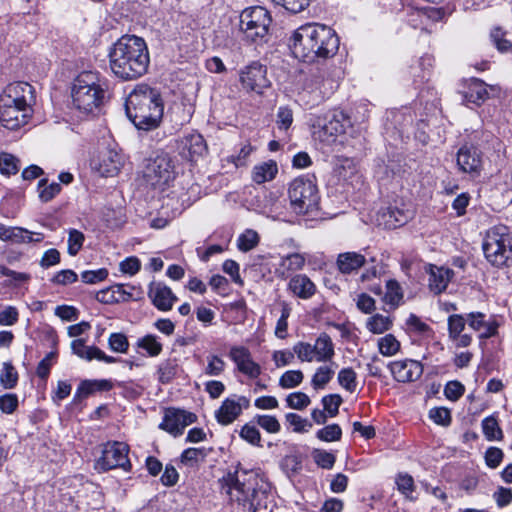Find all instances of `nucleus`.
Here are the masks:
<instances>
[{
  "instance_id": "obj_1",
  "label": "nucleus",
  "mask_w": 512,
  "mask_h": 512,
  "mask_svg": "<svg viewBox=\"0 0 512 512\" xmlns=\"http://www.w3.org/2000/svg\"><path fill=\"white\" fill-rule=\"evenodd\" d=\"M220 487L236 512H271L269 484L255 471L228 473L220 480Z\"/></svg>"
},
{
  "instance_id": "obj_2",
  "label": "nucleus",
  "mask_w": 512,
  "mask_h": 512,
  "mask_svg": "<svg viewBox=\"0 0 512 512\" xmlns=\"http://www.w3.org/2000/svg\"><path fill=\"white\" fill-rule=\"evenodd\" d=\"M112 73L122 80H134L144 75L149 67L150 56L146 42L135 35L120 37L109 50Z\"/></svg>"
},
{
  "instance_id": "obj_3",
  "label": "nucleus",
  "mask_w": 512,
  "mask_h": 512,
  "mask_svg": "<svg viewBox=\"0 0 512 512\" xmlns=\"http://www.w3.org/2000/svg\"><path fill=\"white\" fill-rule=\"evenodd\" d=\"M126 115L139 130L150 131L160 121V89L147 84L137 85L125 102Z\"/></svg>"
},
{
  "instance_id": "obj_4",
  "label": "nucleus",
  "mask_w": 512,
  "mask_h": 512,
  "mask_svg": "<svg viewBox=\"0 0 512 512\" xmlns=\"http://www.w3.org/2000/svg\"><path fill=\"white\" fill-rule=\"evenodd\" d=\"M71 99L82 114L98 113L108 100V81L97 71H82L73 80Z\"/></svg>"
},
{
  "instance_id": "obj_5",
  "label": "nucleus",
  "mask_w": 512,
  "mask_h": 512,
  "mask_svg": "<svg viewBox=\"0 0 512 512\" xmlns=\"http://www.w3.org/2000/svg\"><path fill=\"white\" fill-rule=\"evenodd\" d=\"M483 251L492 265H507L512 256V236L509 228L502 224L489 228L485 233Z\"/></svg>"
},
{
  "instance_id": "obj_6",
  "label": "nucleus",
  "mask_w": 512,
  "mask_h": 512,
  "mask_svg": "<svg viewBox=\"0 0 512 512\" xmlns=\"http://www.w3.org/2000/svg\"><path fill=\"white\" fill-rule=\"evenodd\" d=\"M271 21V16L264 7L246 8L240 14V30L248 41L261 42L268 34Z\"/></svg>"
},
{
  "instance_id": "obj_7",
  "label": "nucleus",
  "mask_w": 512,
  "mask_h": 512,
  "mask_svg": "<svg viewBox=\"0 0 512 512\" xmlns=\"http://www.w3.org/2000/svg\"><path fill=\"white\" fill-rule=\"evenodd\" d=\"M288 195L290 205L297 214L313 210L319 200L317 186L313 181L304 178H296L291 182Z\"/></svg>"
},
{
  "instance_id": "obj_8",
  "label": "nucleus",
  "mask_w": 512,
  "mask_h": 512,
  "mask_svg": "<svg viewBox=\"0 0 512 512\" xmlns=\"http://www.w3.org/2000/svg\"><path fill=\"white\" fill-rule=\"evenodd\" d=\"M294 352L301 362L325 363L332 360L335 355L334 343L327 333H321L314 344L297 342Z\"/></svg>"
},
{
  "instance_id": "obj_9",
  "label": "nucleus",
  "mask_w": 512,
  "mask_h": 512,
  "mask_svg": "<svg viewBox=\"0 0 512 512\" xmlns=\"http://www.w3.org/2000/svg\"><path fill=\"white\" fill-rule=\"evenodd\" d=\"M239 82L246 93L256 95H263L264 91L271 85L267 77L266 66L256 61L240 69Z\"/></svg>"
},
{
  "instance_id": "obj_10",
  "label": "nucleus",
  "mask_w": 512,
  "mask_h": 512,
  "mask_svg": "<svg viewBox=\"0 0 512 512\" xmlns=\"http://www.w3.org/2000/svg\"><path fill=\"white\" fill-rule=\"evenodd\" d=\"M129 447L124 442H108L104 445L101 457L96 461L95 468L99 471H107L115 468L128 470Z\"/></svg>"
},
{
  "instance_id": "obj_11",
  "label": "nucleus",
  "mask_w": 512,
  "mask_h": 512,
  "mask_svg": "<svg viewBox=\"0 0 512 512\" xmlns=\"http://www.w3.org/2000/svg\"><path fill=\"white\" fill-rule=\"evenodd\" d=\"M314 28L315 24L302 25L294 30L289 39L293 55L304 62H314Z\"/></svg>"
},
{
  "instance_id": "obj_12",
  "label": "nucleus",
  "mask_w": 512,
  "mask_h": 512,
  "mask_svg": "<svg viewBox=\"0 0 512 512\" xmlns=\"http://www.w3.org/2000/svg\"><path fill=\"white\" fill-rule=\"evenodd\" d=\"M0 102L32 112V105L35 102L34 88L27 82L10 83L1 93Z\"/></svg>"
},
{
  "instance_id": "obj_13",
  "label": "nucleus",
  "mask_w": 512,
  "mask_h": 512,
  "mask_svg": "<svg viewBox=\"0 0 512 512\" xmlns=\"http://www.w3.org/2000/svg\"><path fill=\"white\" fill-rule=\"evenodd\" d=\"M125 163L124 155L116 148H103L91 159V168L104 177L116 176Z\"/></svg>"
},
{
  "instance_id": "obj_14",
  "label": "nucleus",
  "mask_w": 512,
  "mask_h": 512,
  "mask_svg": "<svg viewBox=\"0 0 512 512\" xmlns=\"http://www.w3.org/2000/svg\"><path fill=\"white\" fill-rule=\"evenodd\" d=\"M350 127L351 121L347 114L343 111H333L327 116L325 123L319 126L315 135L321 142L331 145Z\"/></svg>"
},
{
  "instance_id": "obj_15",
  "label": "nucleus",
  "mask_w": 512,
  "mask_h": 512,
  "mask_svg": "<svg viewBox=\"0 0 512 512\" xmlns=\"http://www.w3.org/2000/svg\"><path fill=\"white\" fill-rule=\"evenodd\" d=\"M314 61L318 58L334 56L339 48V38L331 28L315 24L314 28Z\"/></svg>"
},
{
  "instance_id": "obj_16",
  "label": "nucleus",
  "mask_w": 512,
  "mask_h": 512,
  "mask_svg": "<svg viewBox=\"0 0 512 512\" xmlns=\"http://www.w3.org/2000/svg\"><path fill=\"white\" fill-rule=\"evenodd\" d=\"M197 421L196 414L185 410L168 408L162 419V430L174 437L183 434L185 428Z\"/></svg>"
},
{
  "instance_id": "obj_17",
  "label": "nucleus",
  "mask_w": 512,
  "mask_h": 512,
  "mask_svg": "<svg viewBox=\"0 0 512 512\" xmlns=\"http://www.w3.org/2000/svg\"><path fill=\"white\" fill-rule=\"evenodd\" d=\"M250 406V400L245 396H232L226 398L215 413L217 421L222 425L233 423Z\"/></svg>"
},
{
  "instance_id": "obj_18",
  "label": "nucleus",
  "mask_w": 512,
  "mask_h": 512,
  "mask_svg": "<svg viewBox=\"0 0 512 512\" xmlns=\"http://www.w3.org/2000/svg\"><path fill=\"white\" fill-rule=\"evenodd\" d=\"M229 357L239 372L251 379L258 378L262 372L261 366L253 360L251 352L244 346L231 347Z\"/></svg>"
},
{
  "instance_id": "obj_19",
  "label": "nucleus",
  "mask_w": 512,
  "mask_h": 512,
  "mask_svg": "<svg viewBox=\"0 0 512 512\" xmlns=\"http://www.w3.org/2000/svg\"><path fill=\"white\" fill-rule=\"evenodd\" d=\"M389 369L394 379L402 383L416 381L423 374L422 364L411 359L393 361L389 364Z\"/></svg>"
},
{
  "instance_id": "obj_20",
  "label": "nucleus",
  "mask_w": 512,
  "mask_h": 512,
  "mask_svg": "<svg viewBox=\"0 0 512 512\" xmlns=\"http://www.w3.org/2000/svg\"><path fill=\"white\" fill-rule=\"evenodd\" d=\"M459 170L463 173L479 175L482 170V153L475 146H462L456 156Z\"/></svg>"
},
{
  "instance_id": "obj_21",
  "label": "nucleus",
  "mask_w": 512,
  "mask_h": 512,
  "mask_svg": "<svg viewBox=\"0 0 512 512\" xmlns=\"http://www.w3.org/2000/svg\"><path fill=\"white\" fill-rule=\"evenodd\" d=\"M425 272L428 274V288L436 295L444 292L454 277L452 269L434 264L426 265Z\"/></svg>"
},
{
  "instance_id": "obj_22",
  "label": "nucleus",
  "mask_w": 512,
  "mask_h": 512,
  "mask_svg": "<svg viewBox=\"0 0 512 512\" xmlns=\"http://www.w3.org/2000/svg\"><path fill=\"white\" fill-rule=\"evenodd\" d=\"M32 116V112H26L22 108L10 106L0 102V123L9 130H17L26 125Z\"/></svg>"
},
{
  "instance_id": "obj_23",
  "label": "nucleus",
  "mask_w": 512,
  "mask_h": 512,
  "mask_svg": "<svg viewBox=\"0 0 512 512\" xmlns=\"http://www.w3.org/2000/svg\"><path fill=\"white\" fill-rule=\"evenodd\" d=\"M468 326L479 334L480 338H490L497 334L498 323L497 321L482 313L471 312L467 315Z\"/></svg>"
},
{
  "instance_id": "obj_24",
  "label": "nucleus",
  "mask_w": 512,
  "mask_h": 512,
  "mask_svg": "<svg viewBox=\"0 0 512 512\" xmlns=\"http://www.w3.org/2000/svg\"><path fill=\"white\" fill-rule=\"evenodd\" d=\"M287 290L294 297L308 300L316 294L317 287L306 274H294L289 278Z\"/></svg>"
},
{
  "instance_id": "obj_25",
  "label": "nucleus",
  "mask_w": 512,
  "mask_h": 512,
  "mask_svg": "<svg viewBox=\"0 0 512 512\" xmlns=\"http://www.w3.org/2000/svg\"><path fill=\"white\" fill-rule=\"evenodd\" d=\"M305 264V254L290 253L281 257L276 272L281 279H287L292 273L302 270Z\"/></svg>"
},
{
  "instance_id": "obj_26",
  "label": "nucleus",
  "mask_w": 512,
  "mask_h": 512,
  "mask_svg": "<svg viewBox=\"0 0 512 512\" xmlns=\"http://www.w3.org/2000/svg\"><path fill=\"white\" fill-rule=\"evenodd\" d=\"M366 263L364 255L357 252H344L337 256L336 265L342 274H351Z\"/></svg>"
},
{
  "instance_id": "obj_27",
  "label": "nucleus",
  "mask_w": 512,
  "mask_h": 512,
  "mask_svg": "<svg viewBox=\"0 0 512 512\" xmlns=\"http://www.w3.org/2000/svg\"><path fill=\"white\" fill-rule=\"evenodd\" d=\"M278 173L277 163L273 160L262 162L253 167L251 172L252 181L256 184H263L272 181Z\"/></svg>"
},
{
  "instance_id": "obj_28",
  "label": "nucleus",
  "mask_w": 512,
  "mask_h": 512,
  "mask_svg": "<svg viewBox=\"0 0 512 512\" xmlns=\"http://www.w3.org/2000/svg\"><path fill=\"white\" fill-rule=\"evenodd\" d=\"M44 239V234L41 232H32L22 227H10L7 241L16 244L38 243Z\"/></svg>"
},
{
  "instance_id": "obj_29",
  "label": "nucleus",
  "mask_w": 512,
  "mask_h": 512,
  "mask_svg": "<svg viewBox=\"0 0 512 512\" xmlns=\"http://www.w3.org/2000/svg\"><path fill=\"white\" fill-rule=\"evenodd\" d=\"M386 291L382 298L383 302L392 309H396L403 300V289L398 281L390 279L386 282Z\"/></svg>"
},
{
  "instance_id": "obj_30",
  "label": "nucleus",
  "mask_w": 512,
  "mask_h": 512,
  "mask_svg": "<svg viewBox=\"0 0 512 512\" xmlns=\"http://www.w3.org/2000/svg\"><path fill=\"white\" fill-rule=\"evenodd\" d=\"M393 326V319L380 313L373 314L367 318L365 327L373 334H383L389 331Z\"/></svg>"
},
{
  "instance_id": "obj_31",
  "label": "nucleus",
  "mask_w": 512,
  "mask_h": 512,
  "mask_svg": "<svg viewBox=\"0 0 512 512\" xmlns=\"http://www.w3.org/2000/svg\"><path fill=\"white\" fill-rule=\"evenodd\" d=\"M112 388L109 380H84L77 388L75 397H87L96 391H108Z\"/></svg>"
},
{
  "instance_id": "obj_32",
  "label": "nucleus",
  "mask_w": 512,
  "mask_h": 512,
  "mask_svg": "<svg viewBox=\"0 0 512 512\" xmlns=\"http://www.w3.org/2000/svg\"><path fill=\"white\" fill-rule=\"evenodd\" d=\"M464 97L469 103L481 104L488 98L486 84L478 79L472 80Z\"/></svg>"
},
{
  "instance_id": "obj_33",
  "label": "nucleus",
  "mask_w": 512,
  "mask_h": 512,
  "mask_svg": "<svg viewBox=\"0 0 512 512\" xmlns=\"http://www.w3.org/2000/svg\"><path fill=\"white\" fill-rule=\"evenodd\" d=\"M130 298V294L124 291L123 285H116L112 288L101 290L96 294V300L101 303H114L119 301H126Z\"/></svg>"
},
{
  "instance_id": "obj_34",
  "label": "nucleus",
  "mask_w": 512,
  "mask_h": 512,
  "mask_svg": "<svg viewBox=\"0 0 512 512\" xmlns=\"http://www.w3.org/2000/svg\"><path fill=\"white\" fill-rule=\"evenodd\" d=\"M143 177L151 186H157L160 183V163H158V155L154 158L145 159L143 167Z\"/></svg>"
},
{
  "instance_id": "obj_35",
  "label": "nucleus",
  "mask_w": 512,
  "mask_h": 512,
  "mask_svg": "<svg viewBox=\"0 0 512 512\" xmlns=\"http://www.w3.org/2000/svg\"><path fill=\"white\" fill-rule=\"evenodd\" d=\"M378 350L386 357L396 355L400 351L401 344L393 334H386L378 339Z\"/></svg>"
},
{
  "instance_id": "obj_36",
  "label": "nucleus",
  "mask_w": 512,
  "mask_h": 512,
  "mask_svg": "<svg viewBox=\"0 0 512 512\" xmlns=\"http://www.w3.org/2000/svg\"><path fill=\"white\" fill-rule=\"evenodd\" d=\"M383 217L387 218L385 221L386 226L396 228L404 225L411 218V212L398 208H389L388 211L383 214Z\"/></svg>"
},
{
  "instance_id": "obj_37",
  "label": "nucleus",
  "mask_w": 512,
  "mask_h": 512,
  "mask_svg": "<svg viewBox=\"0 0 512 512\" xmlns=\"http://www.w3.org/2000/svg\"><path fill=\"white\" fill-rule=\"evenodd\" d=\"M334 376V370L327 365L318 367L311 379V385L315 390L323 389Z\"/></svg>"
},
{
  "instance_id": "obj_38",
  "label": "nucleus",
  "mask_w": 512,
  "mask_h": 512,
  "mask_svg": "<svg viewBox=\"0 0 512 512\" xmlns=\"http://www.w3.org/2000/svg\"><path fill=\"white\" fill-rule=\"evenodd\" d=\"M18 383V372L11 362H4L0 373V384L5 389H13Z\"/></svg>"
},
{
  "instance_id": "obj_39",
  "label": "nucleus",
  "mask_w": 512,
  "mask_h": 512,
  "mask_svg": "<svg viewBox=\"0 0 512 512\" xmlns=\"http://www.w3.org/2000/svg\"><path fill=\"white\" fill-rule=\"evenodd\" d=\"M136 347L149 357L157 356L160 353V344L157 341V337L151 334L139 338Z\"/></svg>"
},
{
  "instance_id": "obj_40",
  "label": "nucleus",
  "mask_w": 512,
  "mask_h": 512,
  "mask_svg": "<svg viewBox=\"0 0 512 512\" xmlns=\"http://www.w3.org/2000/svg\"><path fill=\"white\" fill-rule=\"evenodd\" d=\"M482 430L484 436L489 441L501 440L503 437L498 421L493 416L486 417L482 420Z\"/></svg>"
},
{
  "instance_id": "obj_41",
  "label": "nucleus",
  "mask_w": 512,
  "mask_h": 512,
  "mask_svg": "<svg viewBox=\"0 0 512 512\" xmlns=\"http://www.w3.org/2000/svg\"><path fill=\"white\" fill-rule=\"evenodd\" d=\"M260 237L255 230L247 229L239 235L237 247L242 252H248L254 249L259 243Z\"/></svg>"
},
{
  "instance_id": "obj_42",
  "label": "nucleus",
  "mask_w": 512,
  "mask_h": 512,
  "mask_svg": "<svg viewBox=\"0 0 512 512\" xmlns=\"http://www.w3.org/2000/svg\"><path fill=\"white\" fill-rule=\"evenodd\" d=\"M72 353L78 356L81 359L86 361L94 360V351L93 349H97L96 346H87L86 341L83 338L74 339L70 344Z\"/></svg>"
},
{
  "instance_id": "obj_43",
  "label": "nucleus",
  "mask_w": 512,
  "mask_h": 512,
  "mask_svg": "<svg viewBox=\"0 0 512 512\" xmlns=\"http://www.w3.org/2000/svg\"><path fill=\"white\" fill-rule=\"evenodd\" d=\"M205 456L204 449L190 447L181 453L179 462L184 466L193 467L203 461Z\"/></svg>"
},
{
  "instance_id": "obj_44",
  "label": "nucleus",
  "mask_w": 512,
  "mask_h": 512,
  "mask_svg": "<svg viewBox=\"0 0 512 512\" xmlns=\"http://www.w3.org/2000/svg\"><path fill=\"white\" fill-rule=\"evenodd\" d=\"M61 191V185L56 182L50 184L46 179H41L38 183V195L42 202L51 201Z\"/></svg>"
},
{
  "instance_id": "obj_45",
  "label": "nucleus",
  "mask_w": 512,
  "mask_h": 512,
  "mask_svg": "<svg viewBox=\"0 0 512 512\" xmlns=\"http://www.w3.org/2000/svg\"><path fill=\"white\" fill-rule=\"evenodd\" d=\"M338 383L339 385L344 388L346 391L352 393L357 388V375L356 372L348 367L343 368L338 373Z\"/></svg>"
},
{
  "instance_id": "obj_46",
  "label": "nucleus",
  "mask_w": 512,
  "mask_h": 512,
  "mask_svg": "<svg viewBox=\"0 0 512 512\" xmlns=\"http://www.w3.org/2000/svg\"><path fill=\"white\" fill-rule=\"evenodd\" d=\"M85 235L77 229L68 230L67 252L70 256H76L83 247Z\"/></svg>"
},
{
  "instance_id": "obj_47",
  "label": "nucleus",
  "mask_w": 512,
  "mask_h": 512,
  "mask_svg": "<svg viewBox=\"0 0 512 512\" xmlns=\"http://www.w3.org/2000/svg\"><path fill=\"white\" fill-rule=\"evenodd\" d=\"M291 314V307L288 303H282L281 316L278 319L274 334L279 339H286L288 336V318Z\"/></svg>"
},
{
  "instance_id": "obj_48",
  "label": "nucleus",
  "mask_w": 512,
  "mask_h": 512,
  "mask_svg": "<svg viewBox=\"0 0 512 512\" xmlns=\"http://www.w3.org/2000/svg\"><path fill=\"white\" fill-rule=\"evenodd\" d=\"M18 159L6 152L0 153V173L6 176L14 175L18 172Z\"/></svg>"
},
{
  "instance_id": "obj_49",
  "label": "nucleus",
  "mask_w": 512,
  "mask_h": 512,
  "mask_svg": "<svg viewBox=\"0 0 512 512\" xmlns=\"http://www.w3.org/2000/svg\"><path fill=\"white\" fill-rule=\"evenodd\" d=\"M304 379L303 372L300 370L286 371L279 379V386L283 389H291L299 386Z\"/></svg>"
},
{
  "instance_id": "obj_50",
  "label": "nucleus",
  "mask_w": 512,
  "mask_h": 512,
  "mask_svg": "<svg viewBox=\"0 0 512 512\" xmlns=\"http://www.w3.org/2000/svg\"><path fill=\"white\" fill-rule=\"evenodd\" d=\"M396 484L398 490L409 500H414L412 493L415 490L414 479L407 473H400L396 477Z\"/></svg>"
},
{
  "instance_id": "obj_51",
  "label": "nucleus",
  "mask_w": 512,
  "mask_h": 512,
  "mask_svg": "<svg viewBox=\"0 0 512 512\" xmlns=\"http://www.w3.org/2000/svg\"><path fill=\"white\" fill-rule=\"evenodd\" d=\"M109 349L116 353H126L129 348V342L123 333H111L108 338Z\"/></svg>"
},
{
  "instance_id": "obj_52",
  "label": "nucleus",
  "mask_w": 512,
  "mask_h": 512,
  "mask_svg": "<svg viewBox=\"0 0 512 512\" xmlns=\"http://www.w3.org/2000/svg\"><path fill=\"white\" fill-rule=\"evenodd\" d=\"M341 436L342 430L338 424L327 425L317 432V438L325 442L338 441Z\"/></svg>"
},
{
  "instance_id": "obj_53",
  "label": "nucleus",
  "mask_w": 512,
  "mask_h": 512,
  "mask_svg": "<svg viewBox=\"0 0 512 512\" xmlns=\"http://www.w3.org/2000/svg\"><path fill=\"white\" fill-rule=\"evenodd\" d=\"M448 335L449 338L457 336L458 334L463 333L465 325L467 323V318L460 314H452L448 317Z\"/></svg>"
},
{
  "instance_id": "obj_54",
  "label": "nucleus",
  "mask_w": 512,
  "mask_h": 512,
  "mask_svg": "<svg viewBox=\"0 0 512 512\" xmlns=\"http://www.w3.org/2000/svg\"><path fill=\"white\" fill-rule=\"evenodd\" d=\"M285 418L286 421L293 426V430L296 433H305L312 428V424L307 419L296 413H288Z\"/></svg>"
},
{
  "instance_id": "obj_55",
  "label": "nucleus",
  "mask_w": 512,
  "mask_h": 512,
  "mask_svg": "<svg viewBox=\"0 0 512 512\" xmlns=\"http://www.w3.org/2000/svg\"><path fill=\"white\" fill-rule=\"evenodd\" d=\"M273 2L288 12L297 14L304 11L310 5L311 0H273Z\"/></svg>"
},
{
  "instance_id": "obj_56",
  "label": "nucleus",
  "mask_w": 512,
  "mask_h": 512,
  "mask_svg": "<svg viewBox=\"0 0 512 512\" xmlns=\"http://www.w3.org/2000/svg\"><path fill=\"white\" fill-rule=\"evenodd\" d=\"M342 401V397L339 394H330L322 398L324 410L329 417H335L338 414Z\"/></svg>"
},
{
  "instance_id": "obj_57",
  "label": "nucleus",
  "mask_w": 512,
  "mask_h": 512,
  "mask_svg": "<svg viewBox=\"0 0 512 512\" xmlns=\"http://www.w3.org/2000/svg\"><path fill=\"white\" fill-rule=\"evenodd\" d=\"M256 423L268 433H278L281 429V425L278 419L272 415H258L255 418Z\"/></svg>"
},
{
  "instance_id": "obj_58",
  "label": "nucleus",
  "mask_w": 512,
  "mask_h": 512,
  "mask_svg": "<svg viewBox=\"0 0 512 512\" xmlns=\"http://www.w3.org/2000/svg\"><path fill=\"white\" fill-rule=\"evenodd\" d=\"M287 405L296 410L305 409L311 402L309 396L303 392H294L287 396Z\"/></svg>"
},
{
  "instance_id": "obj_59",
  "label": "nucleus",
  "mask_w": 512,
  "mask_h": 512,
  "mask_svg": "<svg viewBox=\"0 0 512 512\" xmlns=\"http://www.w3.org/2000/svg\"><path fill=\"white\" fill-rule=\"evenodd\" d=\"M78 275L71 269H63L58 271L52 278L51 282L55 285L66 286L75 283Z\"/></svg>"
},
{
  "instance_id": "obj_60",
  "label": "nucleus",
  "mask_w": 512,
  "mask_h": 512,
  "mask_svg": "<svg viewBox=\"0 0 512 512\" xmlns=\"http://www.w3.org/2000/svg\"><path fill=\"white\" fill-rule=\"evenodd\" d=\"M429 417L434 423L438 425L448 426L451 423L450 410L445 407L432 408L429 411Z\"/></svg>"
},
{
  "instance_id": "obj_61",
  "label": "nucleus",
  "mask_w": 512,
  "mask_h": 512,
  "mask_svg": "<svg viewBox=\"0 0 512 512\" xmlns=\"http://www.w3.org/2000/svg\"><path fill=\"white\" fill-rule=\"evenodd\" d=\"M254 151V147L248 142L244 144L236 155L227 158L228 162L233 163L236 167H242L247 164V159Z\"/></svg>"
},
{
  "instance_id": "obj_62",
  "label": "nucleus",
  "mask_w": 512,
  "mask_h": 512,
  "mask_svg": "<svg viewBox=\"0 0 512 512\" xmlns=\"http://www.w3.org/2000/svg\"><path fill=\"white\" fill-rule=\"evenodd\" d=\"M336 172L338 176L343 180H349L352 178L354 174H356L357 169L353 160L349 158H344L339 160Z\"/></svg>"
},
{
  "instance_id": "obj_63",
  "label": "nucleus",
  "mask_w": 512,
  "mask_h": 512,
  "mask_svg": "<svg viewBox=\"0 0 512 512\" xmlns=\"http://www.w3.org/2000/svg\"><path fill=\"white\" fill-rule=\"evenodd\" d=\"M294 349L292 351L285 350H276L272 354V360L277 368L287 366L294 361L295 358Z\"/></svg>"
},
{
  "instance_id": "obj_64",
  "label": "nucleus",
  "mask_w": 512,
  "mask_h": 512,
  "mask_svg": "<svg viewBox=\"0 0 512 512\" xmlns=\"http://www.w3.org/2000/svg\"><path fill=\"white\" fill-rule=\"evenodd\" d=\"M240 436L252 445L261 446V434L254 425L245 424L240 431Z\"/></svg>"
}]
</instances>
